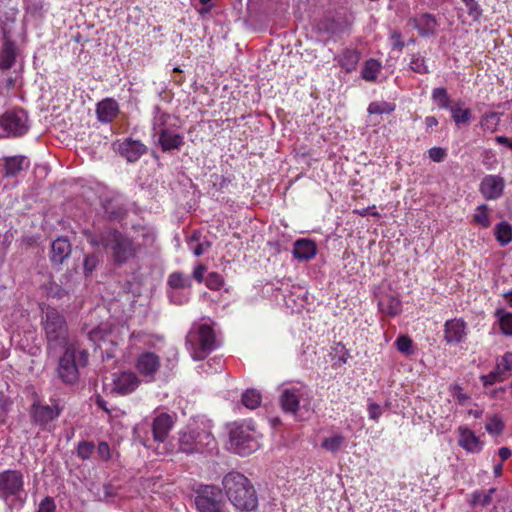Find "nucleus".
<instances>
[{"mask_svg":"<svg viewBox=\"0 0 512 512\" xmlns=\"http://www.w3.org/2000/svg\"><path fill=\"white\" fill-rule=\"evenodd\" d=\"M223 488L230 502L241 511H251L257 507L255 490L243 474L230 472L224 476Z\"/></svg>","mask_w":512,"mask_h":512,"instance_id":"1","label":"nucleus"},{"mask_svg":"<svg viewBox=\"0 0 512 512\" xmlns=\"http://www.w3.org/2000/svg\"><path fill=\"white\" fill-rule=\"evenodd\" d=\"M43 329L48 352L76 347V342L70 337L65 317L56 309L48 308L45 312Z\"/></svg>","mask_w":512,"mask_h":512,"instance_id":"2","label":"nucleus"},{"mask_svg":"<svg viewBox=\"0 0 512 512\" xmlns=\"http://www.w3.org/2000/svg\"><path fill=\"white\" fill-rule=\"evenodd\" d=\"M101 245L108 251L117 265L127 263L137 255L138 248L131 238L118 230H109L101 235Z\"/></svg>","mask_w":512,"mask_h":512,"instance_id":"3","label":"nucleus"},{"mask_svg":"<svg viewBox=\"0 0 512 512\" xmlns=\"http://www.w3.org/2000/svg\"><path fill=\"white\" fill-rule=\"evenodd\" d=\"M186 345L194 360H203L216 348L215 333L209 325H199L188 333Z\"/></svg>","mask_w":512,"mask_h":512,"instance_id":"4","label":"nucleus"},{"mask_svg":"<svg viewBox=\"0 0 512 512\" xmlns=\"http://www.w3.org/2000/svg\"><path fill=\"white\" fill-rule=\"evenodd\" d=\"M229 442L230 449L241 456H247L259 447L253 433L243 426H237L230 431Z\"/></svg>","mask_w":512,"mask_h":512,"instance_id":"5","label":"nucleus"},{"mask_svg":"<svg viewBox=\"0 0 512 512\" xmlns=\"http://www.w3.org/2000/svg\"><path fill=\"white\" fill-rule=\"evenodd\" d=\"M0 126L8 136H21L28 131V116L23 109L5 112L0 117Z\"/></svg>","mask_w":512,"mask_h":512,"instance_id":"6","label":"nucleus"},{"mask_svg":"<svg viewBox=\"0 0 512 512\" xmlns=\"http://www.w3.org/2000/svg\"><path fill=\"white\" fill-rule=\"evenodd\" d=\"M167 118H169L167 114L158 115L155 118L153 126V130L155 134L158 135V142L163 151L179 149L184 144L183 137L180 134L172 133L165 128Z\"/></svg>","mask_w":512,"mask_h":512,"instance_id":"7","label":"nucleus"},{"mask_svg":"<svg viewBox=\"0 0 512 512\" xmlns=\"http://www.w3.org/2000/svg\"><path fill=\"white\" fill-rule=\"evenodd\" d=\"M23 474L19 470H5L0 473V498L18 497L23 491Z\"/></svg>","mask_w":512,"mask_h":512,"instance_id":"8","label":"nucleus"},{"mask_svg":"<svg viewBox=\"0 0 512 512\" xmlns=\"http://www.w3.org/2000/svg\"><path fill=\"white\" fill-rule=\"evenodd\" d=\"M76 351V347L68 348V350H65L64 355L59 359L57 369L58 375L66 384H74L79 379V372L75 360Z\"/></svg>","mask_w":512,"mask_h":512,"instance_id":"9","label":"nucleus"},{"mask_svg":"<svg viewBox=\"0 0 512 512\" xmlns=\"http://www.w3.org/2000/svg\"><path fill=\"white\" fill-rule=\"evenodd\" d=\"M160 368V358L153 352H144L140 354L136 361L137 371L148 381L155 379V374Z\"/></svg>","mask_w":512,"mask_h":512,"instance_id":"10","label":"nucleus"},{"mask_svg":"<svg viewBox=\"0 0 512 512\" xmlns=\"http://www.w3.org/2000/svg\"><path fill=\"white\" fill-rule=\"evenodd\" d=\"M504 189V180L500 176H485L480 183V192L487 200L499 198Z\"/></svg>","mask_w":512,"mask_h":512,"instance_id":"11","label":"nucleus"},{"mask_svg":"<svg viewBox=\"0 0 512 512\" xmlns=\"http://www.w3.org/2000/svg\"><path fill=\"white\" fill-rule=\"evenodd\" d=\"M195 504L199 512H221L220 503L216 500L213 487H205L195 498Z\"/></svg>","mask_w":512,"mask_h":512,"instance_id":"12","label":"nucleus"},{"mask_svg":"<svg viewBox=\"0 0 512 512\" xmlns=\"http://www.w3.org/2000/svg\"><path fill=\"white\" fill-rule=\"evenodd\" d=\"M118 152L127 161L135 162L146 152V147L138 140L127 138L118 144Z\"/></svg>","mask_w":512,"mask_h":512,"instance_id":"13","label":"nucleus"},{"mask_svg":"<svg viewBox=\"0 0 512 512\" xmlns=\"http://www.w3.org/2000/svg\"><path fill=\"white\" fill-rule=\"evenodd\" d=\"M70 242L64 237H58L51 244L50 259L54 264H62L71 254Z\"/></svg>","mask_w":512,"mask_h":512,"instance_id":"14","label":"nucleus"},{"mask_svg":"<svg viewBox=\"0 0 512 512\" xmlns=\"http://www.w3.org/2000/svg\"><path fill=\"white\" fill-rule=\"evenodd\" d=\"M444 332L448 343H460L466 336V323L462 319L448 320Z\"/></svg>","mask_w":512,"mask_h":512,"instance_id":"15","label":"nucleus"},{"mask_svg":"<svg viewBox=\"0 0 512 512\" xmlns=\"http://www.w3.org/2000/svg\"><path fill=\"white\" fill-rule=\"evenodd\" d=\"M173 425V419L167 413L158 415L152 424L153 437L158 442H163Z\"/></svg>","mask_w":512,"mask_h":512,"instance_id":"16","label":"nucleus"},{"mask_svg":"<svg viewBox=\"0 0 512 512\" xmlns=\"http://www.w3.org/2000/svg\"><path fill=\"white\" fill-rule=\"evenodd\" d=\"M18 48L16 44L6 35L3 37L2 49L0 52V68L3 70L10 69L16 59Z\"/></svg>","mask_w":512,"mask_h":512,"instance_id":"17","label":"nucleus"},{"mask_svg":"<svg viewBox=\"0 0 512 512\" xmlns=\"http://www.w3.org/2000/svg\"><path fill=\"white\" fill-rule=\"evenodd\" d=\"M97 116L99 121L107 123L112 121L119 112L118 103L111 98H107L97 105Z\"/></svg>","mask_w":512,"mask_h":512,"instance_id":"18","label":"nucleus"},{"mask_svg":"<svg viewBox=\"0 0 512 512\" xmlns=\"http://www.w3.org/2000/svg\"><path fill=\"white\" fill-rule=\"evenodd\" d=\"M58 415L59 410L54 406L34 404L32 407V416L39 424H46Z\"/></svg>","mask_w":512,"mask_h":512,"instance_id":"19","label":"nucleus"},{"mask_svg":"<svg viewBox=\"0 0 512 512\" xmlns=\"http://www.w3.org/2000/svg\"><path fill=\"white\" fill-rule=\"evenodd\" d=\"M115 390L120 394H128L139 384L137 376L132 372H123L115 380Z\"/></svg>","mask_w":512,"mask_h":512,"instance_id":"20","label":"nucleus"},{"mask_svg":"<svg viewBox=\"0 0 512 512\" xmlns=\"http://www.w3.org/2000/svg\"><path fill=\"white\" fill-rule=\"evenodd\" d=\"M293 255L299 260H310L316 255V245L311 240H297L294 244Z\"/></svg>","mask_w":512,"mask_h":512,"instance_id":"21","label":"nucleus"},{"mask_svg":"<svg viewBox=\"0 0 512 512\" xmlns=\"http://www.w3.org/2000/svg\"><path fill=\"white\" fill-rule=\"evenodd\" d=\"M460 439L459 445L463 447L465 450L475 453L479 452L481 449V442L478 437L468 428H459Z\"/></svg>","mask_w":512,"mask_h":512,"instance_id":"22","label":"nucleus"},{"mask_svg":"<svg viewBox=\"0 0 512 512\" xmlns=\"http://www.w3.org/2000/svg\"><path fill=\"white\" fill-rule=\"evenodd\" d=\"M4 161V176L5 177H13L16 176L19 172L24 170L25 166H27V161L24 156H11L5 157Z\"/></svg>","mask_w":512,"mask_h":512,"instance_id":"23","label":"nucleus"},{"mask_svg":"<svg viewBox=\"0 0 512 512\" xmlns=\"http://www.w3.org/2000/svg\"><path fill=\"white\" fill-rule=\"evenodd\" d=\"M413 28L419 32H434L437 28V20L432 14H422L412 20Z\"/></svg>","mask_w":512,"mask_h":512,"instance_id":"24","label":"nucleus"},{"mask_svg":"<svg viewBox=\"0 0 512 512\" xmlns=\"http://www.w3.org/2000/svg\"><path fill=\"white\" fill-rule=\"evenodd\" d=\"M280 404L285 412L295 414L299 409V397L295 391L285 389L280 396Z\"/></svg>","mask_w":512,"mask_h":512,"instance_id":"25","label":"nucleus"},{"mask_svg":"<svg viewBox=\"0 0 512 512\" xmlns=\"http://www.w3.org/2000/svg\"><path fill=\"white\" fill-rule=\"evenodd\" d=\"M360 60V53L354 49H346L340 57V66L347 72L354 71Z\"/></svg>","mask_w":512,"mask_h":512,"instance_id":"26","label":"nucleus"},{"mask_svg":"<svg viewBox=\"0 0 512 512\" xmlns=\"http://www.w3.org/2000/svg\"><path fill=\"white\" fill-rule=\"evenodd\" d=\"M495 317L498 319L502 333L512 336V313L499 308L495 311Z\"/></svg>","mask_w":512,"mask_h":512,"instance_id":"27","label":"nucleus"},{"mask_svg":"<svg viewBox=\"0 0 512 512\" xmlns=\"http://www.w3.org/2000/svg\"><path fill=\"white\" fill-rule=\"evenodd\" d=\"M214 445L215 439L209 432L203 431L195 435L194 446L198 448L195 453H203L206 448L211 450Z\"/></svg>","mask_w":512,"mask_h":512,"instance_id":"28","label":"nucleus"},{"mask_svg":"<svg viewBox=\"0 0 512 512\" xmlns=\"http://www.w3.org/2000/svg\"><path fill=\"white\" fill-rule=\"evenodd\" d=\"M380 70L381 64L375 59H369L362 68L361 76L366 81H375Z\"/></svg>","mask_w":512,"mask_h":512,"instance_id":"29","label":"nucleus"},{"mask_svg":"<svg viewBox=\"0 0 512 512\" xmlns=\"http://www.w3.org/2000/svg\"><path fill=\"white\" fill-rule=\"evenodd\" d=\"M495 234L502 246L507 245L512 241V226L506 221L500 222L495 227Z\"/></svg>","mask_w":512,"mask_h":512,"instance_id":"30","label":"nucleus"},{"mask_svg":"<svg viewBox=\"0 0 512 512\" xmlns=\"http://www.w3.org/2000/svg\"><path fill=\"white\" fill-rule=\"evenodd\" d=\"M195 434L192 432L189 433H182L179 438V450L186 454H193L195 453V450L198 448H195Z\"/></svg>","mask_w":512,"mask_h":512,"instance_id":"31","label":"nucleus"},{"mask_svg":"<svg viewBox=\"0 0 512 512\" xmlns=\"http://www.w3.org/2000/svg\"><path fill=\"white\" fill-rule=\"evenodd\" d=\"M242 403L249 409H255L261 404V394L254 389H249L243 393Z\"/></svg>","mask_w":512,"mask_h":512,"instance_id":"32","label":"nucleus"},{"mask_svg":"<svg viewBox=\"0 0 512 512\" xmlns=\"http://www.w3.org/2000/svg\"><path fill=\"white\" fill-rule=\"evenodd\" d=\"M168 284L174 289L189 288L191 286V280L188 276L183 273L174 272L168 278Z\"/></svg>","mask_w":512,"mask_h":512,"instance_id":"33","label":"nucleus"},{"mask_svg":"<svg viewBox=\"0 0 512 512\" xmlns=\"http://www.w3.org/2000/svg\"><path fill=\"white\" fill-rule=\"evenodd\" d=\"M344 442L345 438L342 435L337 434L332 437L325 438L322 441V447L332 453H336L340 450Z\"/></svg>","mask_w":512,"mask_h":512,"instance_id":"34","label":"nucleus"},{"mask_svg":"<svg viewBox=\"0 0 512 512\" xmlns=\"http://www.w3.org/2000/svg\"><path fill=\"white\" fill-rule=\"evenodd\" d=\"M500 121V115L496 112H491L488 114H485L481 118L480 125L481 127L489 132H494L499 124Z\"/></svg>","mask_w":512,"mask_h":512,"instance_id":"35","label":"nucleus"},{"mask_svg":"<svg viewBox=\"0 0 512 512\" xmlns=\"http://www.w3.org/2000/svg\"><path fill=\"white\" fill-rule=\"evenodd\" d=\"M495 491H496L495 488H491L487 492H483V491L474 492L473 495H472L471 504L474 505V506H476V505H481V506L489 505L491 503V501H492V495H493V493Z\"/></svg>","mask_w":512,"mask_h":512,"instance_id":"36","label":"nucleus"},{"mask_svg":"<svg viewBox=\"0 0 512 512\" xmlns=\"http://www.w3.org/2000/svg\"><path fill=\"white\" fill-rule=\"evenodd\" d=\"M395 110V104L389 102H372L368 106V112L370 114H389Z\"/></svg>","mask_w":512,"mask_h":512,"instance_id":"37","label":"nucleus"},{"mask_svg":"<svg viewBox=\"0 0 512 512\" xmlns=\"http://www.w3.org/2000/svg\"><path fill=\"white\" fill-rule=\"evenodd\" d=\"M451 114L456 124H467L471 119V111L469 109H462L460 107H451Z\"/></svg>","mask_w":512,"mask_h":512,"instance_id":"38","label":"nucleus"},{"mask_svg":"<svg viewBox=\"0 0 512 512\" xmlns=\"http://www.w3.org/2000/svg\"><path fill=\"white\" fill-rule=\"evenodd\" d=\"M487 209H488L487 205L482 204L477 207L476 213L473 216V221L476 224L481 225L484 228H487L490 226V220H489V216L487 214Z\"/></svg>","mask_w":512,"mask_h":512,"instance_id":"39","label":"nucleus"},{"mask_svg":"<svg viewBox=\"0 0 512 512\" xmlns=\"http://www.w3.org/2000/svg\"><path fill=\"white\" fill-rule=\"evenodd\" d=\"M379 306L383 312L390 316H395L401 311V303L395 298H389L387 304L381 301Z\"/></svg>","mask_w":512,"mask_h":512,"instance_id":"40","label":"nucleus"},{"mask_svg":"<svg viewBox=\"0 0 512 512\" xmlns=\"http://www.w3.org/2000/svg\"><path fill=\"white\" fill-rule=\"evenodd\" d=\"M100 263V256L96 253L87 254L84 263L83 270L86 276L92 274V272L97 268Z\"/></svg>","mask_w":512,"mask_h":512,"instance_id":"41","label":"nucleus"},{"mask_svg":"<svg viewBox=\"0 0 512 512\" xmlns=\"http://www.w3.org/2000/svg\"><path fill=\"white\" fill-rule=\"evenodd\" d=\"M433 100L440 108H449L450 99L445 88H435L432 93Z\"/></svg>","mask_w":512,"mask_h":512,"instance_id":"42","label":"nucleus"},{"mask_svg":"<svg viewBox=\"0 0 512 512\" xmlns=\"http://www.w3.org/2000/svg\"><path fill=\"white\" fill-rule=\"evenodd\" d=\"M395 344L399 352L405 355L412 354V340L410 337L402 335L397 338Z\"/></svg>","mask_w":512,"mask_h":512,"instance_id":"43","label":"nucleus"},{"mask_svg":"<svg viewBox=\"0 0 512 512\" xmlns=\"http://www.w3.org/2000/svg\"><path fill=\"white\" fill-rule=\"evenodd\" d=\"M485 428L490 434L498 435L503 431L504 424L500 418L494 416L487 422Z\"/></svg>","mask_w":512,"mask_h":512,"instance_id":"44","label":"nucleus"},{"mask_svg":"<svg viewBox=\"0 0 512 512\" xmlns=\"http://www.w3.org/2000/svg\"><path fill=\"white\" fill-rule=\"evenodd\" d=\"M410 68L420 74L428 72L427 66L425 65L424 59L419 55H414L410 62Z\"/></svg>","mask_w":512,"mask_h":512,"instance_id":"45","label":"nucleus"},{"mask_svg":"<svg viewBox=\"0 0 512 512\" xmlns=\"http://www.w3.org/2000/svg\"><path fill=\"white\" fill-rule=\"evenodd\" d=\"M206 285L210 289H219L223 285V278L216 272H211L206 278Z\"/></svg>","mask_w":512,"mask_h":512,"instance_id":"46","label":"nucleus"},{"mask_svg":"<svg viewBox=\"0 0 512 512\" xmlns=\"http://www.w3.org/2000/svg\"><path fill=\"white\" fill-rule=\"evenodd\" d=\"M94 450V445L90 442H81L78 445L77 452L78 456L82 459L90 458L92 452Z\"/></svg>","mask_w":512,"mask_h":512,"instance_id":"47","label":"nucleus"},{"mask_svg":"<svg viewBox=\"0 0 512 512\" xmlns=\"http://www.w3.org/2000/svg\"><path fill=\"white\" fill-rule=\"evenodd\" d=\"M429 157L434 162H441L446 156V151L441 147H433L429 149Z\"/></svg>","mask_w":512,"mask_h":512,"instance_id":"48","label":"nucleus"},{"mask_svg":"<svg viewBox=\"0 0 512 512\" xmlns=\"http://www.w3.org/2000/svg\"><path fill=\"white\" fill-rule=\"evenodd\" d=\"M369 418L373 421H378L383 413L382 408L376 403H369L368 405Z\"/></svg>","mask_w":512,"mask_h":512,"instance_id":"49","label":"nucleus"},{"mask_svg":"<svg viewBox=\"0 0 512 512\" xmlns=\"http://www.w3.org/2000/svg\"><path fill=\"white\" fill-rule=\"evenodd\" d=\"M38 512H55V504L52 498L46 497L39 505Z\"/></svg>","mask_w":512,"mask_h":512,"instance_id":"50","label":"nucleus"},{"mask_svg":"<svg viewBox=\"0 0 512 512\" xmlns=\"http://www.w3.org/2000/svg\"><path fill=\"white\" fill-rule=\"evenodd\" d=\"M499 363L509 373L512 370V352L505 353Z\"/></svg>","mask_w":512,"mask_h":512,"instance_id":"51","label":"nucleus"},{"mask_svg":"<svg viewBox=\"0 0 512 512\" xmlns=\"http://www.w3.org/2000/svg\"><path fill=\"white\" fill-rule=\"evenodd\" d=\"M451 393L453 395V397H455L456 399H458V401L463 404L467 399L468 397L466 396V394H464L462 392V388L458 385H454L452 388H451Z\"/></svg>","mask_w":512,"mask_h":512,"instance_id":"52","label":"nucleus"},{"mask_svg":"<svg viewBox=\"0 0 512 512\" xmlns=\"http://www.w3.org/2000/svg\"><path fill=\"white\" fill-rule=\"evenodd\" d=\"M206 272V267L204 265H198L193 271L194 279L201 283L204 279V273Z\"/></svg>","mask_w":512,"mask_h":512,"instance_id":"53","label":"nucleus"},{"mask_svg":"<svg viewBox=\"0 0 512 512\" xmlns=\"http://www.w3.org/2000/svg\"><path fill=\"white\" fill-rule=\"evenodd\" d=\"M210 246L211 244L208 241L199 243L193 251L194 255L197 257L201 256L205 251H207L210 248Z\"/></svg>","mask_w":512,"mask_h":512,"instance_id":"54","label":"nucleus"},{"mask_svg":"<svg viewBox=\"0 0 512 512\" xmlns=\"http://www.w3.org/2000/svg\"><path fill=\"white\" fill-rule=\"evenodd\" d=\"M492 372L495 373L496 377L499 378L500 381H504L509 376V373L504 370L500 363H497L496 368Z\"/></svg>","mask_w":512,"mask_h":512,"instance_id":"55","label":"nucleus"},{"mask_svg":"<svg viewBox=\"0 0 512 512\" xmlns=\"http://www.w3.org/2000/svg\"><path fill=\"white\" fill-rule=\"evenodd\" d=\"M98 452L102 458L108 459L110 457V448L106 442H101L98 445Z\"/></svg>","mask_w":512,"mask_h":512,"instance_id":"56","label":"nucleus"},{"mask_svg":"<svg viewBox=\"0 0 512 512\" xmlns=\"http://www.w3.org/2000/svg\"><path fill=\"white\" fill-rule=\"evenodd\" d=\"M481 379H482L483 384L485 386L486 385H492V384H494L496 382H501L499 380V378H497L495 373H493V372H490L489 374L482 376Z\"/></svg>","mask_w":512,"mask_h":512,"instance_id":"57","label":"nucleus"},{"mask_svg":"<svg viewBox=\"0 0 512 512\" xmlns=\"http://www.w3.org/2000/svg\"><path fill=\"white\" fill-rule=\"evenodd\" d=\"M199 2L202 4V7L198 8L201 14L209 12L214 5L213 0H199Z\"/></svg>","mask_w":512,"mask_h":512,"instance_id":"58","label":"nucleus"},{"mask_svg":"<svg viewBox=\"0 0 512 512\" xmlns=\"http://www.w3.org/2000/svg\"><path fill=\"white\" fill-rule=\"evenodd\" d=\"M95 404H96L99 408L103 409L106 413L110 414V412H111V411H110V409L107 407V403H106V401L102 398V396H100V395H96V397H95Z\"/></svg>","mask_w":512,"mask_h":512,"instance_id":"59","label":"nucleus"},{"mask_svg":"<svg viewBox=\"0 0 512 512\" xmlns=\"http://www.w3.org/2000/svg\"><path fill=\"white\" fill-rule=\"evenodd\" d=\"M462 2L466 5L469 13L478 12L479 7L475 0H462Z\"/></svg>","mask_w":512,"mask_h":512,"instance_id":"60","label":"nucleus"},{"mask_svg":"<svg viewBox=\"0 0 512 512\" xmlns=\"http://www.w3.org/2000/svg\"><path fill=\"white\" fill-rule=\"evenodd\" d=\"M401 34H393L391 37L392 46L394 49L401 50L404 46L403 42L400 41Z\"/></svg>","mask_w":512,"mask_h":512,"instance_id":"61","label":"nucleus"},{"mask_svg":"<svg viewBox=\"0 0 512 512\" xmlns=\"http://www.w3.org/2000/svg\"><path fill=\"white\" fill-rule=\"evenodd\" d=\"M76 348L78 349V347L76 346ZM78 352V362L80 365L82 366H85L87 363H88V353L85 351V350H81V351H76V353Z\"/></svg>","mask_w":512,"mask_h":512,"instance_id":"62","label":"nucleus"},{"mask_svg":"<svg viewBox=\"0 0 512 512\" xmlns=\"http://www.w3.org/2000/svg\"><path fill=\"white\" fill-rule=\"evenodd\" d=\"M498 454L502 461H505L511 456V450L508 447H502L499 449Z\"/></svg>","mask_w":512,"mask_h":512,"instance_id":"63","label":"nucleus"},{"mask_svg":"<svg viewBox=\"0 0 512 512\" xmlns=\"http://www.w3.org/2000/svg\"><path fill=\"white\" fill-rule=\"evenodd\" d=\"M496 141L500 144H505L512 149V140L508 139L507 137L498 136V137H496Z\"/></svg>","mask_w":512,"mask_h":512,"instance_id":"64","label":"nucleus"}]
</instances>
